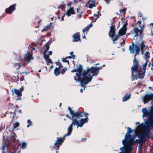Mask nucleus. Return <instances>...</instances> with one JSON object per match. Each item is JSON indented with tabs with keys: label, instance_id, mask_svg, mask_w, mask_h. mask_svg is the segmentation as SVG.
Segmentation results:
<instances>
[{
	"label": "nucleus",
	"instance_id": "obj_1",
	"mask_svg": "<svg viewBox=\"0 0 153 153\" xmlns=\"http://www.w3.org/2000/svg\"><path fill=\"white\" fill-rule=\"evenodd\" d=\"M136 55L133 61V65L131 67V71L132 76L134 79H137L139 78L140 79L143 78L145 76L146 66L148 62L149 61V59L150 58V53L149 52L147 51L143 56V58L146 60L145 63L143 64L142 63L143 67L138 69L139 67V62L136 59Z\"/></svg>",
	"mask_w": 153,
	"mask_h": 153
},
{
	"label": "nucleus",
	"instance_id": "obj_2",
	"mask_svg": "<svg viewBox=\"0 0 153 153\" xmlns=\"http://www.w3.org/2000/svg\"><path fill=\"white\" fill-rule=\"evenodd\" d=\"M99 73V71L97 70L96 68L92 67L91 68L88 67L87 70H85L83 71L82 75L85 76L87 79H85L84 82H82V86L85 85L91 82L93 76H94L97 75Z\"/></svg>",
	"mask_w": 153,
	"mask_h": 153
},
{
	"label": "nucleus",
	"instance_id": "obj_3",
	"mask_svg": "<svg viewBox=\"0 0 153 153\" xmlns=\"http://www.w3.org/2000/svg\"><path fill=\"white\" fill-rule=\"evenodd\" d=\"M77 69L78 70V72L76 73V76H74V79L77 82H80L81 86H82V82H84L85 79L87 78L82 75L83 72L82 73L81 71L82 69V66L81 65L79 64V67Z\"/></svg>",
	"mask_w": 153,
	"mask_h": 153
},
{
	"label": "nucleus",
	"instance_id": "obj_4",
	"mask_svg": "<svg viewBox=\"0 0 153 153\" xmlns=\"http://www.w3.org/2000/svg\"><path fill=\"white\" fill-rule=\"evenodd\" d=\"M127 133L125 135V139L122 141L123 144L124 146L128 142L129 140L132 137V135L129 134L131 133L133 131V130H131V128L129 127H128Z\"/></svg>",
	"mask_w": 153,
	"mask_h": 153
},
{
	"label": "nucleus",
	"instance_id": "obj_5",
	"mask_svg": "<svg viewBox=\"0 0 153 153\" xmlns=\"http://www.w3.org/2000/svg\"><path fill=\"white\" fill-rule=\"evenodd\" d=\"M135 46L136 52L137 53H138L140 50L143 53V52L146 50V45L143 41H141V43L139 44L138 45H135Z\"/></svg>",
	"mask_w": 153,
	"mask_h": 153
},
{
	"label": "nucleus",
	"instance_id": "obj_6",
	"mask_svg": "<svg viewBox=\"0 0 153 153\" xmlns=\"http://www.w3.org/2000/svg\"><path fill=\"white\" fill-rule=\"evenodd\" d=\"M65 135L61 138L57 137V140L56 141V142L54 143V147L56 150H58L59 148V146L61 145L65 139Z\"/></svg>",
	"mask_w": 153,
	"mask_h": 153
},
{
	"label": "nucleus",
	"instance_id": "obj_7",
	"mask_svg": "<svg viewBox=\"0 0 153 153\" xmlns=\"http://www.w3.org/2000/svg\"><path fill=\"white\" fill-rule=\"evenodd\" d=\"M112 26L110 27V30L109 32L108 35L109 36L111 37L113 41V39L115 38V25L113 23H111Z\"/></svg>",
	"mask_w": 153,
	"mask_h": 153
},
{
	"label": "nucleus",
	"instance_id": "obj_8",
	"mask_svg": "<svg viewBox=\"0 0 153 153\" xmlns=\"http://www.w3.org/2000/svg\"><path fill=\"white\" fill-rule=\"evenodd\" d=\"M142 33V30L139 29L137 27H134L132 30L131 31V34H135L134 37H137L138 36L139 33L140 35L141 36Z\"/></svg>",
	"mask_w": 153,
	"mask_h": 153
},
{
	"label": "nucleus",
	"instance_id": "obj_9",
	"mask_svg": "<svg viewBox=\"0 0 153 153\" xmlns=\"http://www.w3.org/2000/svg\"><path fill=\"white\" fill-rule=\"evenodd\" d=\"M24 87H22L20 89H14V93L19 98L16 99V100H21V97L22 96V92L24 90Z\"/></svg>",
	"mask_w": 153,
	"mask_h": 153
},
{
	"label": "nucleus",
	"instance_id": "obj_10",
	"mask_svg": "<svg viewBox=\"0 0 153 153\" xmlns=\"http://www.w3.org/2000/svg\"><path fill=\"white\" fill-rule=\"evenodd\" d=\"M153 99L152 94H146L143 98V100L144 104L148 102L149 101Z\"/></svg>",
	"mask_w": 153,
	"mask_h": 153
},
{
	"label": "nucleus",
	"instance_id": "obj_11",
	"mask_svg": "<svg viewBox=\"0 0 153 153\" xmlns=\"http://www.w3.org/2000/svg\"><path fill=\"white\" fill-rule=\"evenodd\" d=\"M126 31L125 30L121 29L118 32V35H115V38L113 39V43H114V42L116 41L120 36H122L126 34Z\"/></svg>",
	"mask_w": 153,
	"mask_h": 153
},
{
	"label": "nucleus",
	"instance_id": "obj_12",
	"mask_svg": "<svg viewBox=\"0 0 153 153\" xmlns=\"http://www.w3.org/2000/svg\"><path fill=\"white\" fill-rule=\"evenodd\" d=\"M68 109L70 111V114L73 115V117H74L75 116H77L78 115L81 116L82 114V113L81 111H77L74 112L72 110L71 108L69 106L68 107Z\"/></svg>",
	"mask_w": 153,
	"mask_h": 153
},
{
	"label": "nucleus",
	"instance_id": "obj_13",
	"mask_svg": "<svg viewBox=\"0 0 153 153\" xmlns=\"http://www.w3.org/2000/svg\"><path fill=\"white\" fill-rule=\"evenodd\" d=\"M16 4L11 5L9 8L5 10V12L8 14H11L15 9V6Z\"/></svg>",
	"mask_w": 153,
	"mask_h": 153
},
{
	"label": "nucleus",
	"instance_id": "obj_14",
	"mask_svg": "<svg viewBox=\"0 0 153 153\" xmlns=\"http://www.w3.org/2000/svg\"><path fill=\"white\" fill-rule=\"evenodd\" d=\"M83 116V114L82 113V114L81 115V116H79V118H77L76 117L75 119L76 125H77V128L79 127H82L83 125V124L81 122H79V120L80 119L81 117H82Z\"/></svg>",
	"mask_w": 153,
	"mask_h": 153
},
{
	"label": "nucleus",
	"instance_id": "obj_15",
	"mask_svg": "<svg viewBox=\"0 0 153 153\" xmlns=\"http://www.w3.org/2000/svg\"><path fill=\"white\" fill-rule=\"evenodd\" d=\"M80 35L79 33H77L74 34L73 37L74 39L73 42H78L80 40Z\"/></svg>",
	"mask_w": 153,
	"mask_h": 153
},
{
	"label": "nucleus",
	"instance_id": "obj_16",
	"mask_svg": "<svg viewBox=\"0 0 153 153\" xmlns=\"http://www.w3.org/2000/svg\"><path fill=\"white\" fill-rule=\"evenodd\" d=\"M75 14L74 10V7H70V8L66 12V15L68 17L70 16L71 14Z\"/></svg>",
	"mask_w": 153,
	"mask_h": 153
},
{
	"label": "nucleus",
	"instance_id": "obj_17",
	"mask_svg": "<svg viewBox=\"0 0 153 153\" xmlns=\"http://www.w3.org/2000/svg\"><path fill=\"white\" fill-rule=\"evenodd\" d=\"M33 58L30 56L28 52H27V54L25 56L24 60L25 61H30L31 59H33Z\"/></svg>",
	"mask_w": 153,
	"mask_h": 153
},
{
	"label": "nucleus",
	"instance_id": "obj_18",
	"mask_svg": "<svg viewBox=\"0 0 153 153\" xmlns=\"http://www.w3.org/2000/svg\"><path fill=\"white\" fill-rule=\"evenodd\" d=\"M132 46L130 45L129 47V50L130 51L131 53H134V51H136L135 48L134 49V43L133 42L132 43Z\"/></svg>",
	"mask_w": 153,
	"mask_h": 153
},
{
	"label": "nucleus",
	"instance_id": "obj_19",
	"mask_svg": "<svg viewBox=\"0 0 153 153\" xmlns=\"http://www.w3.org/2000/svg\"><path fill=\"white\" fill-rule=\"evenodd\" d=\"M51 23H49L48 24L47 26H45L44 27L43 29L42 30V31H43V30L44 31H46L47 30L49 29L50 28V27L51 26Z\"/></svg>",
	"mask_w": 153,
	"mask_h": 153
},
{
	"label": "nucleus",
	"instance_id": "obj_20",
	"mask_svg": "<svg viewBox=\"0 0 153 153\" xmlns=\"http://www.w3.org/2000/svg\"><path fill=\"white\" fill-rule=\"evenodd\" d=\"M130 94L128 95V94H126L125 96L123 97V101H125L129 99L130 98Z\"/></svg>",
	"mask_w": 153,
	"mask_h": 153
},
{
	"label": "nucleus",
	"instance_id": "obj_21",
	"mask_svg": "<svg viewBox=\"0 0 153 153\" xmlns=\"http://www.w3.org/2000/svg\"><path fill=\"white\" fill-rule=\"evenodd\" d=\"M88 120V117H85V118H81L80 119V121H79L80 122H81L83 124L86 123H87Z\"/></svg>",
	"mask_w": 153,
	"mask_h": 153
},
{
	"label": "nucleus",
	"instance_id": "obj_22",
	"mask_svg": "<svg viewBox=\"0 0 153 153\" xmlns=\"http://www.w3.org/2000/svg\"><path fill=\"white\" fill-rule=\"evenodd\" d=\"M45 57H44V59L46 60V61L47 63V65H49V63H52V61L49 58H48V56H46V57L45 56Z\"/></svg>",
	"mask_w": 153,
	"mask_h": 153
},
{
	"label": "nucleus",
	"instance_id": "obj_23",
	"mask_svg": "<svg viewBox=\"0 0 153 153\" xmlns=\"http://www.w3.org/2000/svg\"><path fill=\"white\" fill-rule=\"evenodd\" d=\"M73 129H71L68 128H67L68 133L65 135V137L70 135Z\"/></svg>",
	"mask_w": 153,
	"mask_h": 153
},
{
	"label": "nucleus",
	"instance_id": "obj_24",
	"mask_svg": "<svg viewBox=\"0 0 153 153\" xmlns=\"http://www.w3.org/2000/svg\"><path fill=\"white\" fill-rule=\"evenodd\" d=\"M59 69V68H56L54 70V73L56 76H57L60 74Z\"/></svg>",
	"mask_w": 153,
	"mask_h": 153
},
{
	"label": "nucleus",
	"instance_id": "obj_25",
	"mask_svg": "<svg viewBox=\"0 0 153 153\" xmlns=\"http://www.w3.org/2000/svg\"><path fill=\"white\" fill-rule=\"evenodd\" d=\"M71 117L68 114L67 115V117L68 118H69L71 120H73V119H75L76 117L79 118V116H80V115H78L77 116H75L74 117H73V115H71Z\"/></svg>",
	"mask_w": 153,
	"mask_h": 153
},
{
	"label": "nucleus",
	"instance_id": "obj_26",
	"mask_svg": "<svg viewBox=\"0 0 153 153\" xmlns=\"http://www.w3.org/2000/svg\"><path fill=\"white\" fill-rule=\"evenodd\" d=\"M138 137L140 138V143H143V136L141 134L138 136Z\"/></svg>",
	"mask_w": 153,
	"mask_h": 153
},
{
	"label": "nucleus",
	"instance_id": "obj_27",
	"mask_svg": "<svg viewBox=\"0 0 153 153\" xmlns=\"http://www.w3.org/2000/svg\"><path fill=\"white\" fill-rule=\"evenodd\" d=\"M19 126V123L18 122H16V123H14V126H13V128L12 130L13 131L14 129Z\"/></svg>",
	"mask_w": 153,
	"mask_h": 153
},
{
	"label": "nucleus",
	"instance_id": "obj_28",
	"mask_svg": "<svg viewBox=\"0 0 153 153\" xmlns=\"http://www.w3.org/2000/svg\"><path fill=\"white\" fill-rule=\"evenodd\" d=\"M143 111H144V109H142V112H143V118L144 117L146 116H148L149 114V113H148V110H146V112H143Z\"/></svg>",
	"mask_w": 153,
	"mask_h": 153
},
{
	"label": "nucleus",
	"instance_id": "obj_29",
	"mask_svg": "<svg viewBox=\"0 0 153 153\" xmlns=\"http://www.w3.org/2000/svg\"><path fill=\"white\" fill-rule=\"evenodd\" d=\"M90 28V27H86L85 28L83 29L82 30L83 33H85L87 32L88 31V30Z\"/></svg>",
	"mask_w": 153,
	"mask_h": 153
},
{
	"label": "nucleus",
	"instance_id": "obj_30",
	"mask_svg": "<svg viewBox=\"0 0 153 153\" xmlns=\"http://www.w3.org/2000/svg\"><path fill=\"white\" fill-rule=\"evenodd\" d=\"M95 4H93L92 3H90L88 6V8L90 9H92L94 7L96 6V5Z\"/></svg>",
	"mask_w": 153,
	"mask_h": 153
},
{
	"label": "nucleus",
	"instance_id": "obj_31",
	"mask_svg": "<svg viewBox=\"0 0 153 153\" xmlns=\"http://www.w3.org/2000/svg\"><path fill=\"white\" fill-rule=\"evenodd\" d=\"M128 24L127 22H125L123 25V27L121 29L126 30V26Z\"/></svg>",
	"mask_w": 153,
	"mask_h": 153
},
{
	"label": "nucleus",
	"instance_id": "obj_32",
	"mask_svg": "<svg viewBox=\"0 0 153 153\" xmlns=\"http://www.w3.org/2000/svg\"><path fill=\"white\" fill-rule=\"evenodd\" d=\"M74 125V126H75V119H74L72 120V123L69 126L70 127L72 128L73 125Z\"/></svg>",
	"mask_w": 153,
	"mask_h": 153
},
{
	"label": "nucleus",
	"instance_id": "obj_33",
	"mask_svg": "<svg viewBox=\"0 0 153 153\" xmlns=\"http://www.w3.org/2000/svg\"><path fill=\"white\" fill-rule=\"evenodd\" d=\"M74 125V126H75V119H74L72 120V123L69 126L70 127L72 128L73 125Z\"/></svg>",
	"mask_w": 153,
	"mask_h": 153
},
{
	"label": "nucleus",
	"instance_id": "obj_34",
	"mask_svg": "<svg viewBox=\"0 0 153 153\" xmlns=\"http://www.w3.org/2000/svg\"><path fill=\"white\" fill-rule=\"evenodd\" d=\"M35 19L36 20V21L35 22V23H39L42 21V20L39 19L38 17L36 18Z\"/></svg>",
	"mask_w": 153,
	"mask_h": 153
},
{
	"label": "nucleus",
	"instance_id": "obj_35",
	"mask_svg": "<svg viewBox=\"0 0 153 153\" xmlns=\"http://www.w3.org/2000/svg\"><path fill=\"white\" fill-rule=\"evenodd\" d=\"M48 51L47 52H45V51H44V53H43V57L44 58V57H45V56H48V58H49V53H48Z\"/></svg>",
	"mask_w": 153,
	"mask_h": 153
},
{
	"label": "nucleus",
	"instance_id": "obj_36",
	"mask_svg": "<svg viewBox=\"0 0 153 153\" xmlns=\"http://www.w3.org/2000/svg\"><path fill=\"white\" fill-rule=\"evenodd\" d=\"M45 46H46V48L44 51H45V52H47L48 51V50L49 49L50 47L48 45H47V44H46L45 45Z\"/></svg>",
	"mask_w": 153,
	"mask_h": 153
},
{
	"label": "nucleus",
	"instance_id": "obj_37",
	"mask_svg": "<svg viewBox=\"0 0 153 153\" xmlns=\"http://www.w3.org/2000/svg\"><path fill=\"white\" fill-rule=\"evenodd\" d=\"M149 124L150 126L153 127V121L151 120H149Z\"/></svg>",
	"mask_w": 153,
	"mask_h": 153
},
{
	"label": "nucleus",
	"instance_id": "obj_38",
	"mask_svg": "<svg viewBox=\"0 0 153 153\" xmlns=\"http://www.w3.org/2000/svg\"><path fill=\"white\" fill-rule=\"evenodd\" d=\"M60 70L62 72L61 73L62 74H63L67 70V68H65L62 69V70L61 69Z\"/></svg>",
	"mask_w": 153,
	"mask_h": 153
},
{
	"label": "nucleus",
	"instance_id": "obj_39",
	"mask_svg": "<svg viewBox=\"0 0 153 153\" xmlns=\"http://www.w3.org/2000/svg\"><path fill=\"white\" fill-rule=\"evenodd\" d=\"M27 145V143L25 142H23L22 144V147L23 148H26Z\"/></svg>",
	"mask_w": 153,
	"mask_h": 153
},
{
	"label": "nucleus",
	"instance_id": "obj_40",
	"mask_svg": "<svg viewBox=\"0 0 153 153\" xmlns=\"http://www.w3.org/2000/svg\"><path fill=\"white\" fill-rule=\"evenodd\" d=\"M131 148L132 147H131V149L129 150H125L124 152H123V153H131Z\"/></svg>",
	"mask_w": 153,
	"mask_h": 153
},
{
	"label": "nucleus",
	"instance_id": "obj_41",
	"mask_svg": "<svg viewBox=\"0 0 153 153\" xmlns=\"http://www.w3.org/2000/svg\"><path fill=\"white\" fill-rule=\"evenodd\" d=\"M67 58H65L62 59V61L64 62H67L68 64H69V61L67 60Z\"/></svg>",
	"mask_w": 153,
	"mask_h": 153
},
{
	"label": "nucleus",
	"instance_id": "obj_42",
	"mask_svg": "<svg viewBox=\"0 0 153 153\" xmlns=\"http://www.w3.org/2000/svg\"><path fill=\"white\" fill-rule=\"evenodd\" d=\"M144 85L143 83L141 82H138L137 84V86H143Z\"/></svg>",
	"mask_w": 153,
	"mask_h": 153
},
{
	"label": "nucleus",
	"instance_id": "obj_43",
	"mask_svg": "<svg viewBox=\"0 0 153 153\" xmlns=\"http://www.w3.org/2000/svg\"><path fill=\"white\" fill-rule=\"evenodd\" d=\"M150 28L151 29L152 28L153 29V23H151L149 25ZM152 35L153 36V31H152Z\"/></svg>",
	"mask_w": 153,
	"mask_h": 153
},
{
	"label": "nucleus",
	"instance_id": "obj_44",
	"mask_svg": "<svg viewBox=\"0 0 153 153\" xmlns=\"http://www.w3.org/2000/svg\"><path fill=\"white\" fill-rule=\"evenodd\" d=\"M5 147H6L5 145H4L2 146V148H1V149H2V150L3 151L2 152V153H5V152L4 151L5 149Z\"/></svg>",
	"mask_w": 153,
	"mask_h": 153
},
{
	"label": "nucleus",
	"instance_id": "obj_45",
	"mask_svg": "<svg viewBox=\"0 0 153 153\" xmlns=\"http://www.w3.org/2000/svg\"><path fill=\"white\" fill-rule=\"evenodd\" d=\"M120 13H125L126 11V10L125 9H122L120 10Z\"/></svg>",
	"mask_w": 153,
	"mask_h": 153
},
{
	"label": "nucleus",
	"instance_id": "obj_46",
	"mask_svg": "<svg viewBox=\"0 0 153 153\" xmlns=\"http://www.w3.org/2000/svg\"><path fill=\"white\" fill-rule=\"evenodd\" d=\"M78 70L77 68L75 69L74 70H72L71 71V72H78Z\"/></svg>",
	"mask_w": 153,
	"mask_h": 153
},
{
	"label": "nucleus",
	"instance_id": "obj_47",
	"mask_svg": "<svg viewBox=\"0 0 153 153\" xmlns=\"http://www.w3.org/2000/svg\"><path fill=\"white\" fill-rule=\"evenodd\" d=\"M105 66V65H103L102 66H101L98 67H96L97 70H98V71H99V70L100 69H102V68L103 67H104Z\"/></svg>",
	"mask_w": 153,
	"mask_h": 153
},
{
	"label": "nucleus",
	"instance_id": "obj_48",
	"mask_svg": "<svg viewBox=\"0 0 153 153\" xmlns=\"http://www.w3.org/2000/svg\"><path fill=\"white\" fill-rule=\"evenodd\" d=\"M27 123L29 124L30 125V126H32V122H31V121L30 120V119L29 120H27Z\"/></svg>",
	"mask_w": 153,
	"mask_h": 153
},
{
	"label": "nucleus",
	"instance_id": "obj_49",
	"mask_svg": "<svg viewBox=\"0 0 153 153\" xmlns=\"http://www.w3.org/2000/svg\"><path fill=\"white\" fill-rule=\"evenodd\" d=\"M82 113H83V116L84 115L85 117H88L87 116L89 115V114L88 113H85V112H81Z\"/></svg>",
	"mask_w": 153,
	"mask_h": 153
},
{
	"label": "nucleus",
	"instance_id": "obj_50",
	"mask_svg": "<svg viewBox=\"0 0 153 153\" xmlns=\"http://www.w3.org/2000/svg\"><path fill=\"white\" fill-rule=\"evenodd\" d=\"M148 134V131L146 130L144 132V134L145 136H146Z\"/></svg>",
	"mask_w": 153,
	"mask_h": 153
},
{
	"label": "nucleus",
	"instance_id": "obj_51",
	"mask_svg": "<svg viewBox=\"0 0 153 153\" xmlns=\"http://www.w3.org/2000/svg\"><path fill=\"white\" fill-rule=\"evenodd\" d=\"M18 112L19 113L21 114L22 113V111L21 110H15V113L16 112Z\"/></svg>",
	"mask_w": 153,
	"mask_h": 153
},
{
	"label": "nucleus",
	"instance_id": "obj_52",
	"mask_svg": "<svg viewBox=\"0 0 153 153\" xmlns=\"http://www.w3.org/2000/svg\"><path fill=\"white\" fill-rule=\"evenodd\" d=\"M150 65H152V67L151 68V69L152 70H153V63H152V64L150 62V63L149 64L148 66H149Z\"/></svg>",
	"mask_w": 153,
	"mask_h": 153
},
{
	"label": "nucleus",
	"instance_id": "obj_53",
	"mask_svg": "<svg viewBox=\"0 0 153 153\" xmlns=\"http://www.w3.org/2000/svg\"><path fill=\"white\" fill-rule=\"evenodd\" d=\"M144 126V125L143 123L141 124L139 126V128H143Z\"/></svg>",
	"mask_w": 153,
	"mask_h": 153
},
{
	"label": "nucleus",
	"instance_id": "obj_54",
	"mask_svg": "<svg viewBox=\"0 0 153 153\" xmlns=\"http://www.w3.org/2000/svg\"><path fill=\"white\" fill-rule=\"evenodd\" d=\"M95 1H96V0H92L91 1V3H93V4H96V2H95Z\"/></svg>",
	"mask_w": 153,
	"mask_h": 153
},
{
	"label": "nucleus",
	"instance_id": "obj_55",
	"mask_svg": "<svg viewBox=\"0 0 153 153\" xmlns=\"http://www.w3.org/2000/svg\"><path fill=\"white\" fill-rule=\"evenodd\" d=\"M150 115L153 116V110H152L150 111Z\"/></svg>",
	"mask_w": 153,
	"mask_h": 153
},
{
	"label": "nucleus",
	"instance_id": "obj_56",
	"mask_svg": "<svg viewBox=\"0 0 153 153\" xmlns=\"http://www.w3.org/2000/svg\"><path fill=\"white\" fill-rule=\"evenodd\" d=\"M12 141H13V142H15L17 140H16V138H15V137H13V138H12Z\"/></svg>",
	"mask_w": 153,
	"mask_h": 153
},
{
	"label": "nucleus",
	"instance_id": "obj_57",
	"mask_svg": "<svg viewBox=\"0 0 153 153\" xmlns=\"http://www.w3.org/2000/svg\"><path fill=\"white\" fill-rule=\"evenodd\" d=\"M82 14H80L78 15V17L79 18H80L82 17Z\"/></svg>",
	"mask_w": 153,
	"mask_h": 153
},
{
	"label": "nucleus",
	"instance_id": "obj_58",
	"mask_svg": "<svg viewBox=\"0 0 153 153\" xmlns=\"http://www.w3.org/2000/svg\"><path fill=\"white\" fill-rule=\"evenodd\" d=\"M63 67V66L61 65H59L58 68H59V69L60 70Z\"/></svg>",
	"mask_w": 153,
	"mask_h": 153
},
{
	"label": "nucleus",
	"instance_id": "obj_59",
	"mask_svg": "<svg viewBox=\"0 0 153 153\" xmlns=\"http://www.w3.org/2000/svg\"><path fill=\"white\" fill-rule=\"evenodd\" d=\"M120 149V150H121L122 151H123V150H124V146H123L122 147H121Z\"/></svg>",
	"mask_w": 153,
	"mask_h": 153
},
{
	"label": "nucleus",
	"instance_id": "obj_60",
	"mask_svg": "<svg viewBox=\"0 0 153 153\" xmlns=\"http://www.w3.org/2000/svg\"><path fill=\"white\" fill-rule=\"evenodd\" d=\"M141 20L137 22V23L139 25H140L141 24Z\"/></svg>",
	"mask_w": 153,
	"mask_h": 153
},
{
	"label": "nucleus",
	"instance_id": "obj_61",
	"mask_svg": "<svg viewBox=\"0 0 153 153\" xmlns=\"http://www.w3.org/2000/svg\"><path fill=\"white\" fill-rule=\"evenodd\" d=\"M48 53H49V55H51L52 54V51H49L48 52Z\"/></svg>",
	"mask_w": 153,
	"mask_h": 153
},
{
	"label": "nucleus",
	"instance_id": "obj_62",
	"mask_svg": "<svg viewBox=\"0 0 153 153\" xmlns=\"http://www.w3.org/2000/svg\"><path fill=\"white\" fill-rule=\"evenodd\" d=\"M86 138H83L82 139L81 141H85L86 140Z\"/></svg>",
	"mask_w": 153,
	"mask_h": 153
},
{
	"label": "nucleus",
	"instance_id": "obj_63",
	"mask_svg": "<svg viewBox=\"0 0 153 153\" xmlns=\"http://www.w3.org/2000/svg\"><path fill=\"white\" fill-rule=\"evenodd\" d=\"M109 0H105L106 2L108 4H109L110 3V2L109 1Z\"/></svg>",
	"mask_w": 153,
	"mask_h": 153
},
{
	"label": "nucleus",
	"instance_id": "obj_64",
	"mask_svg": "<svg viewBox=\"0 0 153 153\" xmlns=\"http://www.w3.org/2000/svg\"><path fill=\"white\" fill-rule=\"evenodd\" d=\"M100 11H98V13H97V14H97V15H98V16H100L101 15V14L100 13Z\"/></svg>",
	"mask_w": 153,
	"mask_h": 153
}]
</instances>
